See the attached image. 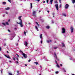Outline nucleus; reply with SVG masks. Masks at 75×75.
Returning <instances> with one entry per match:
<instances>
[{"instance_id": "obj_1", "label": "nucleus", "mask_w": 75, "mask_h": 75, "mask_svg": "<svg viewBox=\"0 0 75 75\" xmlns=\"http://www.w3.org/2000/svg\"><path fill=\"white\" fill-rule=\"evenodd\" d=\"M21 16H19L18 19L19 20H20V22L19 23L17 22V24H20V25H21V27H23V22L22 21V20L21 19Z\"/></svg>"}, {"instance_id": "obj_2", "label": "nucleus", "mask_w": 75, "mask_h": 75, "mask_svg": "<svg viewBox=\"0 0 75 75\" xmlns=\"http://www.w3.org/2000/svg\"><path fill=\"white\" fill-rule=\"evenodd\" d=\"M20 51L21 52H22V54H23V56L24 57V58H27V55H26L24 53H23V52H22V51H21V50H20Z\"/></svg>"}, {"instance_id": "obj_3", "label": "nucleus", "mask_w": 75, "mask_h": 75, "mask_svg": "<svg viewBox=\"0 0 75 75\" xmlns=\"http://www.w3.org/2000/svg\"><path fill=\"white\" fill-rule=\"evenodd\" d=\"M54 57L56 59H57V61H59V59L57 58V54H56V53L55 52L54 53Z\"/></svg>"}, {"instance_id": "obj_4", "label": "nucleus", "mask_w": 75, "mask_h": 75, "mask_svg": "<svg viewBox=\"0 0 75 75\" xmlns=\"http://www.w3.org/2000/svg\"><path fill=\"white\" fill-rule=\"evenodd\" d=\"M65 33V29L64 28H62V33L63 34Z\"/></svg>"}, {"instance_id": "obj_5", "label": "nucleus", "mask_w": 75, "mask_h": 75, "mask_svg": "<svg viewBox=\"0 0 75 75\" xmlns=\"http://www.w3.org/2000/svg\"><path fill=\"white\" fill-rule=\"evenodd\" d=\"M69 7V5H68V4H66V5H65V8L66 9H67Z\"/></svg>"}, {"instance_id": "obj_6", "label": "nucleus", "mask_w": 75, "mask_h": 75, "mask_svg": "<svg viewBox=\"0 0 75 75\" xmlns=\"http://www.w3.org/2000/svg\"><path fill=\"white\" fill-rule=\"evenodd\" d=\"M55 7L56 8V9L57 10H58V4H56L55 5Z\"/></svg>"}, {"instance_id": "obj_7", "label": "nucleus", "mask_w": 75, "mask_h": 75, "mask_svg": "<svg viewBox=\"0 0 75 75\" xmlns=\"http://www.w3.org/2000/svg\"><path fill=\"white\" fill-rule=\"evenodd\" d=\"M70 30L71 31V33H73V31H74V28L72 26L71 27V28H70Z\"/></svg>"}, {"instance_id": "obj_8", "label": "nucleus", "mask_w": 75, "mask_h": 75, "mask_svg": "<svg viewBox=\"0 0 75 75\" xmlns=\"http://www.w3.org/2000/svg\"><path fill=\"white\" fill-rule=\"evenodd\" d=\"M36 13V11H33V16H35V17H36V14H35Z\"/></svg>"}, {"instance_id": "obj_9", "label": "nucleus", "mask_w": 75, "mask_h": 75, "mask_svg": "<svg viewBox=\"0 0 75 75\" xmlns=\"http://www.w3.org/2000/svg\"><path fill=\"white\" fill-rule=\"evenodd\" d=\"M55 62L57 64V67H58V68H59V66L58 64V63H57V61L55 60Z\"/></svg>"}, {"instance_id": "obj_10", "label": "nucleus", "mask_w": 75, "mask_h": 75, "mask_svg": "<svg viewBox=\"0 0 75 75\" xmlns=\"http://www.w3.org/2000/svg\"><path fill=\"white\" fill-rule=\"evenodd\" d=\"M24 45L25 46H27L28 45V43L27 42H25L24 43Z\"/></svg>"}, {"instance_id": "obj_11", "label": "nucleus", "mask_w": 75, "mask_h": 75, "mask_svg": "<svg viewBox=\"0 0 75 75\" xmlns=\"http://www.w3.org/2000/svg\"><path fill=\"white\" fill-rule=\"evenodd\" d=\"M5 57H6V58H10V56H9V55L7 56L6 55H5Z\"/></svg>"}, {"instance_id": "obj_12", "label": "nucleus", "mask_w": 75, "mask_h": 75, "mask_svg": "<svg viewBox=\"0 0 75 75\" xmlns=\"http://www.w3.org/2000/svg\"><path fill=\"white\" fill-rule=\"evenodd\" d=\"M53 1V0H50V3L51 4H52V2Z\"/></svg>"}, {"instance_id": "obj_13", "label": "nucleus", "mask_w": 75, "mask_h": 75, "mask_svg": "<svg viewBox=\"0 0 75 75\" xmlns=\"http://www.w3.org/2000/svg\"><path fill=\"white\" fill-rule=\"evenodd\" d=\"M42 34H40V38L41 39V40H42Z\"/></svg>"}, {"instance_id": "obj_14", "label": "nucleus", "mask_w": 75, "mask_h": 75, "mask_svg": "<svg viewBox=\"0 0 75 75\" xmlns=\"http://www.w3.org/2000/svg\"><path fill=\"white\" fill-rule=\"evenodd\" d=\"M47 43H49V42H51V40H47Z\"/></svg>"}, {"instance_id": "obj_15", "label": "nucleus", "mask_w": 75, "mask_h": 75, "mask_svg": "<svg viewBox=\"0 0 75 75\" xmlns=\"http://www.w3.org/2000/svg\"><path fill=\"white\" fill-rule=\"evenodd\" d=\"M35 28L36 30H37V31H38V28H37V26H35Z\"/></svg>"}, {"instance_id": "obj_16", "label": "nucleus", "mask_w": 75, "mask_h": 75, "mask_svg": "<svg viewBox=\"0 0 75 75\" xmlns=\"http://www.w3.org/2000/svg\"><path fill=\"white\" fill-rule=\"evenodd\" d=\"M10 9V8L9 7H7L6 8H5V10H9Z\"/></svg>"}, {"instance_id": "obj_17", "label": "nucleus", "mask_w": 75, "mask_h": 75, "mask_svg": "<svg viewBox=\"0 0 75 75\" xmlns=\"http://www.w3.org/2000/svg\"><path fill=\"white\" fill-rule=\"evenodd\" d=\"M62 70H63V71H64V72H66V71L65 70V68H62Z\"/></svg>"}, {"instance_id": "obj_18", "label": "nucleus", "mask_w": 75, "mask_h": 75, "mask_svg": "<svg viewBox=\"0 0 75 75\" xmlns=\"http://www.w3.org/2000/svg\"><path fill=\"white\" fill-rule=\"evenodd\" d=\"M62 47H65V44L64 43H62Z\"/></svg>"}, {"instance_id": "obj_19", "label": "nucleus", "mask_w": 75, "mask_h": 75, "mask_svg": "<svg viewBox=\"0 0 75 75\" xmlns=\"http://www.w3.org/2000/svg\"><path fill=\"white\" fill-rule=\"evenodd\" d=\"M72 2L73 4H74V3H75V0H72Z\"/></svg>"}, {"instance_id": "obj_20", "label": "nucleus", "mask_w": 75, "mask_h": 75, "mask_svg": "<svg viewBox=\"0 0 75 75\" xmlns=\"http://www.w3.org/2000/svg\"><path fill=\"white\" fill-rule=\"evenodd\" d=\"M33 4H32L31 3H30V8L31 9V8H32V7H33L32 6Z\"/></svg>"}, {"instance_id": "obj_21", "label": "nucleus", "mask_w": 75, "mask_h": 75, "mask_svg": "<svg viewBox=\"0 0 75 75\" xmlns=\"http://www.w3.org/2000/svg\"><path fill=\"white\" fill-rule=\"evenodd\" d=\"M14 37H15V36ZM14 37L12 36V37H11V40H13V38H14Z\"/></svg>"}, {"instance_id": "obj_22", "label": "nucleus", "mask_w": 75, "mask_h": 75, "mask_svg": "<svg viewBox=\"0 0 75 75\" xmlns=\"http://www.w3.org/2000/svg\"><path fill=\"white\" fill-rule=\"evenodd\" d=\"M62 14H63V16H64V17H66V15L65 14L63 13Z\"/></svg>"}, {"instance_id": "obj_23", "label": "nucleus", "mask_w": 75, "mask_h": 75, "mask_svg": "<svg viewBox=\"0 0 75 75\" xmlns=\"http://www.w3.org/2000/svg\"><path fill=\"white\" fill-rule=\"evenodd\" d=\"M45 60L46 61H48V59L47 58H45Z\"/></svg>"}, {"instance_id": "obj_24", "label": "nucleus", "mask_w": 75, "mask_h": 75, "mask_svg": "<svg viewBox=\"0 0 75 75\" xmlns=\"http://www.w3.org/2000/svg\"><path fill=\"white\" fill-rule=\"evenodd\" d=\"M46 28H47V29H49L50 28V27L48 26H47L46 27Z\"/></svg>"}, {"instance_id": "obj_25", "label": "nucleus", "mask_w": 75, "mask_h": 75, "mask_svg": "<svg viewBox=\"0 0 75 75\" xmlns=\"http://www.w3.org/2000/svg\"><path fill=\"white\" fill-rule=\"evenodd\" d=\"M3 4H4V5L6 4V2H3L2 3Z\"/></svg>"}, {"instance_id": "obj_26", "label": "nucleus", "mask_w": 75, "mask_h": 75, "mask_svg": "<svg viewBox=\"0 0 75 75\" xmlns=\"http://www.w3.org/2000/svg\"><path fill=\"white\" fill-rule=\"evenodd\" d=\"M24 34L25 35H26V32H25V31L24 32Z\"/></svg>"}, {"instance_id": "obj_27", "label": "nucleus", "mask_w": 75, "mask_h": 75, "mask_svg": "<svg viewBox=\"0 0 75 75\" xmlns=\"http://www.w3.org/2000/svg\"><path fill=\"white\" fill-rule=\"evenodd\" d=\"M36 24L37 25H38V27H39V24H38V23L36 22Z\"/></svg>"}, {"instance_id": "obj_28", "label": "nucleus", "mask_w": 75, "mask_h": 75, "mask_svg": "<svg viewBox=\"0 0 75 75\" xmlns=\"http://www.w3.org/2000/svg\"><path fill=\"white\" fill-rule=\"evenodd\" d=\"M57 48H58V47H54V49H57Z\"/></svg>"}, {"instance_id": "obj_29", "label": "nucleus", "mask_w": 75, "mask_h": 75, "mask_svg": "<svg viewBox=\"0 0 75 75\" xmlns=\"http://www.w3.org/2000/svg\"><path fill=\"white\" fill-rule=\"evenodd\" d=\"M2 24L3 25H6V24H5V23H2Z\"/></svg>"}, {"instance_id": "obj_30", "label": "nucleus", "mask_w": 75, "mask_h": 75, "mask_svg": "<svg viewBox=\"0 0 75 75\" xmlns=\"http://www.w3.org/2000/svg\"><path fill=\"white\" fill-rule=\"evenodd\" d=\"M34 63H35V64L36 65H38V62H35Z\"/></svg>"}, {"instance_id": "obj_31", "label": "nucleus", "mask_w": 75, "mask_h": 75, "mask_svg": "<svg viewBox=\"0 0 75 75\" xmlns=\"http://www.w3.org/2000/svg\"><path fill=\"white\" fill-rule=\"evenodd\" d=\"M54 3H58V2L57 1H55L54 2Z\"/></svg>"}, {"instance_id": "obj_32", "label": "nucleus", "mask_w": 75, "mask_h": 75, "mask_svg": "<svg viewBox=\"0 0 75 75\" xmlns=\"http://www.w3.org/2000/svg\"><path fill=\"white\" fill-rule=\"evenodd\" d=\"M6 25H8V23L7 22H6Z\"/></svg>"}, {"instance_id": "obj_33", "label": "nucleus", "mask_w": 75, "mask_h": 75, "mask_svg": "<svg viewBox=\"0 0 75 75\" xmlns=\"http://www.w3.org/2000/svg\"><path fill=\"white\" fill-rule=\"evenodd\" d=\"M7 39H3V40L4 41H6V40H7Z\"/></svg>"}, {"instance_id": "obj_34", "label": "nucleus", "mask_w": 75, "mask_h": 75, "mask_svg": "<svg viewBox=\"0 0 75 75\" xmlns=\"http://www.w3.org/2000/svg\"><path fill=\"white\" fill-rule=\"evenodd\" d=\"M58 72H59L57 71L55 72V73L57 74H58Z\"/></svg>"}, {"instance_id": "obj_35", "label": "nucleus", "mask_w": 75, "mask_h": 75, "mask_svg": "<svg viewBox=\"0 0 75 75\" xmlns=\"http://www.w3.org/2000/svg\"><path fill=\"white\" fill-rule=\"evenodd\" d=\"M35 1H37L38 2H39L40 1V0H35Z\"/></svg>"}, {"instance_id": "obj_36", "label": "nucleus", "mask_w": 75, "mask_h": 75, "mask_svg": "<svg viewBox=\"0 0 75 75\" xmlns=\"http://www.w3.org/2000/svg\"><path fill=\"white\" fill-rule=\"evenodd\" d=\"M13 60H14V61H16V59H15V58H14V57L13 58Z\"/></svg>"}, {"instance_id": "obj_37", "label": "nucleus", "mask_w": 75, "mask_h": 75, "mask_svg": "<svg viewBox=\"0 0 75 75\" xmlns=\"http://www.w3.org/2000/svg\"><path fill=\"white\" fill-rule=\"evenodd\" d=\"M3 70L2 69L1 70V74H2V72H3Z\"/></svg>"}, {"instance_id": "obj_38", "label": "nucleus", "mask_w": 75, "mask_h": 75, "mask_svg": "<svg viewBox=\"0 0 75 75\" xmlns=\"http://www.w3.org/2000/svg\"><path fill=\"white\" fill-rule=\"evenodd\" d=\"M59 7V8H61V4H60Z\"/></svg>"}, {"instance_id": "obj_39", "label": "nucleus", "mask_w": 75, "mask_h": 75, "mask_svg": "<svg viewBox=\"0 0 75 75\" xmlns=\"http://www.w3.org/2000/svg\"><path fill=\"white\" fill-rule=\"evenodd\" d=\"M52 24H54V21H52Z\"/></svg>"}, {"instance_id": "obj_40", "label": "nucleus", "mask_w": 75, "mask_h": 75, "mask_svg": "<svg viewBox=\"0 0 75 75\" xmlns=\"http://www.w3.org/2000/svg\"><path fill=\"white\" fill-rule=\"evenodd\" d=\"M4 46H6V43H4Z\"/></svg>"}, {"instance_id": "obj_41", "label": "nucleus", "mask_w": 75, "mask_h": 75, "mask_svg": "<svg viewBox=\"0 0 75 75\" xmlns=\"http://www.w3.org/2000/svg\"><path fill=\"white\" fill-rule=\"evenodd\" d=\"M9 75H12V74L11 73H9Z\"/></svg>"}, {"instance_id": "obj_42", "label": "nucleus", "mask_w": 75, "mask_h": 75, "mask_svg": "<svg viewBox=\"0 0 75 75\" xmlns=\"http://www.w3.org/2000/svg\"><path fill=\"white\" fill-rule=\"evenodd\" d=\"M8 1H9V2H10V3H11V1H10V0H8Z\"/></svg>"}, {"instance_id": "obj_43", "label": "nucleus", "mask_w": 75, "mask_h": 75, "mask_svg": "<svg viewBox=\"0 0 75 75\" xmlns=\"http://www.w3.org/2000/svg\"><path fill=\"white\" fill-rule=\"evenodd\" d=\"M5 13H6L7 14H8V12H6Z\"/></svg>"}, {"instance_id": "obj_44", "label": "nucleus", "mask_w": 75, "mask_h": 75, "mask_svg": "<svg viewBox=\"0 0 75 75\" xmlns=\"http://www.w3.org/2000/svg\"><path fill=\"white\" fill-rule=\"evenodd\" d=\"M16 55H17V57H19V55H18V54H16Z\"/></svg>"}, {"instance_id": "obj_45", "label": "nucleus", "mask_w": 75, "mask_h": 75, "mask_svg": "<svg viewBox=\"0 0 75 75\" xmlns=\"http://www.w3.org/2000/svg\"><path fill=\"white\" fill-rule=\"evenodd\" d=\"M61 0H59V1L60 3H61Z\"/></svg>"}, {"instance_id": "obj_46", "label": "nucleus", "mask_w": 75, "mask_h": 75, "mask_svg": "<svg viewBox=\"0 0 75 75\" xmlns=\"http://www.w3.org/2000/svg\"><path fill=\"white\" fill-rule=\"evenodd\" d=\"M0 51H1V47H0Z\"/></svg>"}, {"instance_id": "obj_47", "label": "nucleus", "mask_w": 75, "mask_h": 75, "mask_svg": "<svg viewBox=\"0 0 75 75\" xmlns=\"http://www.w3.org/2000/svg\"><path fill=\"white\" fill-rule=\"evenodd\" d=\"M29 22V23H28L30 25H31V23H30V22Z\"/></svg>"}, {"instance_id": "obj_48", "label": "nucleus", "mask_w": 75, "mask_h": 75, "mask_svg": "<svg viewBox=\"0 0 75 75\" xmlns=\"http://www.w3.org/2000/svg\"><path fill=\"white\" fill-rule=\"evenodd\" d=\"M17 72L18 74H19V71H17Z\"/></svg>"}, {"instance_id": "obj_49", "label": "nucleus", "mask_w": 75, "mask_h": 75, "mask_svg": "<svg viewBox=\"0 0 75 75\" xmlns=\"http://www.w3.org/2000/svg\"><path fill=\"white\" fill-rule=\"evenodd\" d=\"M46 1H47V3H48V1H49L48 0H47Z\"/></svg>"}, {"instance_id": "obj_50", "label": "nucleus", "mask_w": 75, "mask_h": 75, "mask_svg": "<svg viewBox=\"0 0 75 75\" xmlns=\"http://www.w3.org/2000/svg\"><path fill=\"white\" fill-rule=\"evenodd\" d=\"M16 62L17 64H18V61H16Z\"/></svg>"}, {"instance_id": "obj_51", "label": "nucleus", "mask_w": 75, "mask_h": 75, "mask_svg": "<svg viewBox=\"0 0 75 75\" xmlns=\"http://www.w3.org/2000/svg\"><path fill=\"white\" fill-rule=\"evenodd\" d=\"M16 46H17V45H18V43H16Z\"/></svg>"}, {"instance_id": "obj_52", "label": "nucleus", "mask_w": 75, "mask_h": 75, "mask_svg": "<svg viewBox=\"0 0 75 75\" xmlns=\"http://www.w3.org/2000/svg\"><path fill=\"white\" fill-rule=\"evenodd\" d=\"M41 44H42V40L41 41Z\"/></svg>"}, {"instance_id": "obj_53", "label": "nucleus", "mask_w": 75, "mask_h": 75, "mask_svg": "<svg viewBox=\"0 0 75 75\" xmlns=\"http://www.w3.org/2000/svg\"><path fill=\"white\" fill-rule=\"evenodd\" d=\"M8 30V32H10V30Z\"/></svg>"}, {"instance_id": "obj_54", "label": "nucleus", "mask_w": 75, "mask_h": 75, "mask_svg": "<svg viewBox=\"0 0 75 75\" xmlns=\"http://www.w3.org/2000/svg\"><path fill=\"white\" fill-rule=\"evenodd\" d=\"M30 61H31L30 60H28V62H30Z\"/></svg>"}, {"instance_id": "obj_55", "label": "nucleus", "mask_w": 75, "mask_h": 75, "mask_svg": "<svg viewBox=\"0 0 75 75\" xmlns=\"http://www.w3.org/2000/svg\"><path fill=\"white\" fill-rule=\"evenodd\" d=\"M60 66H61V67H62V64H60Z\"/></svg>"}, {"instance_id": "obj_56", "label": "nucleus", "mask_w": 75, "mask_h": 75, "mask_svg": "<svg viewBox=\"0 0 75 75\" xmlns=\"http://www.w3.org/2000/svg\"><path fill=\"white\" fill-rule=\"evenodd\" d=\"M40 68H42V67L41 66H40Z\"/></svg>"}, {"instance_id": "obj_57", "label": "nucleus", "mask_w": 75, "mask_h": 75, "mask_svg": "<svg viewBox=\"0 0 75 75\" xmlns=\"http://www.w3.org/2000/svg\"><path fill=\"white\" fill-rule=\"evenodd\" d=\"M14 30H17V28H14Z\"/></svg>"}, {"instance_id": "obj_58", "label": "nucleus", "mask_w": 75, "mask_h": 75, "mask_svg": "<svg viewBox=\"0 0 75 75\" xmlns=\"http://www.w3.org/2000/svg\"><path fill=\"white\" fill-rule=\"evenodd\" d=\"M17 61H18V58H17L16 59Z\"/></svg>"}, {"instance_id": "obj_59", "label": "nucleus", "mask_w": 75, "mask_h": 75, "mask_svg": "<svg viewBox=\"0 0 75 75\" xmlns=\"http://www.w3.org/2000/svg\"><path fill=\"white\" fill-rule=\"evenodd\" d=\"M25 66H27V65L26 64H25Z\"/></svg>"}, {"instance_id": "obj_60", "label": "nucleus", "mask_w": 75, "mask_h": 75, "mask_svg": "<svg viewBox=\"0 0 75 75\" xmlns=\"http://www.w3.org/2000/svg\"><path fill=\"white\" fill-rule=\"evenodd\" d=\"M0 59H2V57H0Z\"/></svg>"}, {"instance_id": "obj_61", "label": "nucleus", "mask_w": 75, "mask_h": 75, "mask_svg": "<svg viewBox=\"0 0 75 75\" xmlns=\"http://www.w3.org/2000/svg\"><path fill=\"white\" fill-rule=\"evenodd\" d=\"M9 62H11V61H9Z\"/></svg>"}, {"instance_id": "obj_62", "label": "nucleus", "mask_w": 75, "mask_h": 75, "mask_svg": "<svg viewBox=\"0 0 75 75\" xmlns=\"http://www.w3.org/2000/svg\"><path fill=\"white\" fill-rule=\"evenodd\" d=\"M52 14H53V15H54L55 13H53Z\"/></svg>"}, {"instance_id": "obj_63", "label": "nucleus", "mask_w": 75, "mask_h": 75, "mask_svg": "<svg viewBox=\"0 0 75 75\" xmlns=\"http://www.w3.org/2000/svg\"><path fill=\"white\" fill-rule=\"evenodd\" d=\"M6 52H7V53H8V51H7Z\"/></svg>"}, {"instance_id": "obj_64", "label": "nucleus", "mask_w": 75, "mask_h": 75, "mask_svg": "<svg viewBox=\"0 0 75 75\" xmlns=\"http://www.w3.org/2000/svg\"><path fill=\"white\" fill-rule=\"evenodd\" d=\"M72 75H75L74 74H73Z\"/></svg>"}]
</instances>
